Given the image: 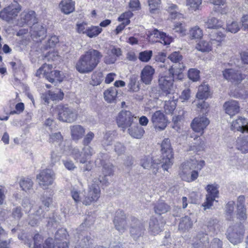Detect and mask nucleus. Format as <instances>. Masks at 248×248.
<instances>
[{
  "instance_id": "nucleus-37",
  "label": "nucleus",
  "mask_w": 248,
  "mask_h": 248,
  "mask_svg": "<svg viewBox=\"0 0 248 248\" xmlns=\"http://www.w3.org/2000/svg\"><path fill=\"white\" fill-rule=\"evenodd\" d=\"M196 48L202 52H208L212 50V45L208 41L202 40L197 44Z\"/></svg>"
},
{
  "instance_id": "nucleus-48",
  "label": "nucleus",
  "mask_w": 248,
  "mask_h": 248,
  "mask_svg": "<svg viewBox=\"0 0 248 248\" xmlns=\"http://www.w3.org/2000/svg\"><path fill=\"white\" fill-rule=\"evenodd\" d=\"M49 98L52 101H61L63 99L64 93L63 91L60 89L58 93H55L51 91H49Z\"/></svg>"
},
{
  "instance_id": "nucleus-1",
  "label": "nucleus",
  "mask_w": 248,
  "mask_h": 248,
  "mask_svg": "<svg viewBox=\"0 0 248 248\" xmlns=\"http://www.w3.org/2000/svg\"><path fill=\"white\" fill-rule=\"evenodd\" d=\"M161 155L159 158L152 155H145L140 160V165L144 169H151L156 174L159 168L167 171L173 164V152L170 140L165 138L161 144Z\"/></svg>"
},
{
  "instance_id": "nucleus-52",
  "label": "nucleus",
  "mask_w": 248,
  "mask_h": 248,
  "mask_svg": "<svg viewBox=\"0 0 248 248\" xmlns=\"http://www.w3.org/2000/svg\"><path fill=\"white\" fill-rule=\"evenodd\" d=\"M101 166L102 167V172L104 175L109 176L113 175V166L111 163H108L101 165Z\"/></svg>"
},
{
  "instance_id": "nucleus-4",
  "label": "nucleus",
  "mask_w": 248,
  "mask_h": 248,
  "mask_svg": "<svg viewBox=\"0 0 248 248\" xmlns=\"http://www.w3.org/2000/svg\"><path fill=\"white\" fill-rule=\"evenodd\" d=\"M203 160H195L181 165L182 173L181 177L184 181L191 182L195 181L199 176V171L205 166Z\"/></svg>"
},
{
  "instance_id": "nucleus-36",
  "label": "nucleus",
  "mask_w": 248,
  "mask_h": 248,
  "mask_svg": "<svg viewBox=\"0 0 248 248\" xmlns=\"http://www.w3.org/2000/svg\"><path fill=\"white\" fill-rule=\"evenodd\" d=\"M115 133V132L114 131H108L105 133L102 141V144L104 147L108 146L112 144V142L114 140Z\"/></svg>"
},
{
  "instance_id": "nucleus-25",
  "label": "nucleus",
  "mask_w": 248,
  "mask_h": 248,
  "mask_svg": "<svg viewBox=\"0 0 248 248\" xmlns=\"http://www.w3.org/2000/svg\"><path fill=\"white\" fill-rule=\"evenodd\" d=\"M128 131L131 137L138 139L141 138L145 133L143 128L140 125L137 121L128 128Z\"/></svg>"
},
{
  "instance_id": "nucleus-16",
  "label": "nucleus",
  "mask_w": 248,
  "mask_h": 248,
  "mask_svg": "<svg viewBox=\"0 0 248 248\" xmlns=\"http://www.w3.org/2000/svg\"><path fill=\"white\" fill-rule=\"evenodd\" d=\"M94 153V150H84V148H82V151H80L78 149L75 148L72 152L73 158L77 162L81 164L86 163L87 161L90 159Z\"/></svg>"
},
{
  "instance_id": "nucleus-18",
  "label": "nucleus",
  "mask_w": 248,
  "mask_h": 248,
  "mask_svg": "<svg viewBox=\"0 0 248 248\" xmlns=\"http://www.w3.org/2000/svg\"><path fill=\"white\" fill-rule=\"evenodd\" d=\"M20 20L23 25H26L31 28L38 22L36 13L32 10L22 12Z\"/></svg>"
},
{
  "instance_id": "nucleus-43",
  "label": "nucleus",
  "mask_w": 248,
  "mask_h": 248,
  "mask_svg": "<svg viewBox=\"0 0 248 248\" xmlns=\"http://www.w3.org/2000/svg\"><path fill=\"white\" fill-rule=\"evenodd\" d=\"M110 157V156L108 154L100 153L98 155V157L95 161V163L96 164L98 163V164L101 166L108 163H110L109 162Z\"/></svg>"
},
{
  "instance_id": "nucleus-6",
  "label": "nucleus",
  "mask_w": 248,
  "mask_h": 248,
  "mask_svg": "<svg viewBox=\"0 0 248 248\" xmlns=\"http://www.w3.org/2000/svg\"><path fill=\"white\" fill-rule=\"evenodd\" d=\"M55 112L57 114V119L62 122L72 123L77 118V112L67 104L57 105L55 108Z\"/></svg>"
},
{
  "instance_id": "nucleus-38",
  "label": "nucleus",
  "mask_w": 248,
  "mask_h": 248,
  "mask_svg": "<svg viewBox=\"0 0 248 248\" xmlns=\"http://www.w3.org/2000/svg\"><path fill=\"white\" fill-rule=\"evenodd\" d=\"M219 186L216 184H208L205 189L207 192L206 195L213 197L215 198H218L219 194L218 190Z\"/></svg>"
},
{
  "instance_id": "nucleus-59",
  "label": "nucleus",
  "mask_w": 248,
  "mask_h": 248,
  "mask_svg": "<svg viewBox=\"0 0 248 248\" xmlns=\"http://www.w3.org/2000/svg\"><path fill=\"white\" fill-rule=\"evenodd\" d=\"M33 241V248H42L41 243L43 240L42 236L38 233L34 234L32 237Z\"/></svg>"
},
{
  "instance_id": "nucleus-20",
  "label": "nucleus",
  "mask_w": 248,
  "mask_h": 248,
  "mask_svg": "<svg viewBox=\"0 0 248 248\" xmlns=\"http://www.w3.org/2000/svg\"><path fill=\"white\" fill-rule=\"evenodd\" d=\"M155 73L154 68L150 65H146L141 70L140 78L141 81L146 85L151 84Z\"/></svg>"
},
{
  "instance_id": "nucleus-60",
  "label": "nucleus",
  "mask_w": 248,
  "mask_h": 248,
  "mask_svg": "<svg viewBox=\"0 0 248 248\" xmlns=\"http://www.w3.org/2000/svg\"><path fill=\"white\" fill-rule=\"evenodd\" d=\"M210 35L212 41H216L219 43L221 42L225 37L223 33L220 31L212 32Z\"/></svg>"
},
{
  "instance_id": "nucleus-56",
  "label": "nucleus",
  "mask_w": 248,
  "mask_h": 248,
  "mask_svg": "<svg viewBox=\"0 0 248 248\" xmlns=\"http://www.w3.org/2000/svg\"><path fill=\"white\" fill-rule=\"evenodd\" d=\"M216 198L206 195L204 202L202 204L204 210L210 209L213 204Z\"/></svg>"
},
{
  "instance_id": "nucleus-41",
  "label": "nucleus",
  "mask_w": 248,
  "mask_h": 248,
  "mask_svg": "<svg viewBox=\"0 0 248 248\" xmlns=\"http://www.w3.org/2000/svg\"><path fill=\"white\" fill-rule=\"evenodd\" d=\"M153 51L151 50H146L141 51L139 54V59L143 62H148L152 58Z\"/></svg>"
},
{
  "instance_id": "nucleus-8",
  "label": "nucleus",
  "mask_w": 248,
  "mask_h": 248,
  "mask_svg": "<svg viewBox=\"0 0 248 248\" xmlns=\"http://www.w3.org/2000/svg\"><path fill=\"white\" fill-rule=\"evenodd\" d=\"M116 121L118 127L124 131L134 124L137 118L130 111L122 110L118 113Z\"/></svg>"
},
{
  "instance_id": "nucleus-49",
  "label": "nucleus",
  "mask_w": 248,
  "mask_h": 248,
  "mask_svg": "<svg viewBox=\"0 0 248 248\" xmlns=\"http://www.w3.org/2000/svg\"><path fill=\"white\" fill-rule=\"evenodd\" d=\"M63 140V137L60 132L51 133L49 134L48 141L50 143H59Z\"/></svg>"
},
{
  "instance_id": "nucleus-46",
  "label": "nucleus",
  "mask_w": 248,
  "mask_h": 248,
  "mask_svg": "<svg viewBox=\"0 0 248 248\" xmlns=\"http://www.w3.org/2000/svg\"><path fill=\"white\" fill-rule=\"evenodd\" d=\"M186 5L188 6V9L192 11H196L200 8L202 4V0H186Z\"/></svg>"
},
{
  "instance_id": "nucleus-21",
  "label": "nucleus",
  "mask_w": 248,
  "mask_h": 248,
  "mask_svg": "<svg viewBox=\"0 0 248 248\" xmlns=\"http://www.w3.org/2000/svg\"><path fill=\"white\" fill-rule=\"evenodd\" d=\"M44 78L51 83H56V80L59 83L63 80V77L59 70H50V71L44 72Z\"/></svg>"
},
{
  "instance_id": "nucleus-31",
  "label": "nucleus",
  "mask_w": 248,
  "mask_h": 248,
  "mask_svg": "<svg viewBox=\"0 0 248 248\" xmlns=\"http://www.w3.org/2000/svg\"><path fill=\"white\" fill-rule=\"evenodd\" d=\"M211 95L210 87L208 84H201L198 88L196 97L199 99H207Z\"/></svg>"
},
{
  "instance_id": "nucleus-34",
  "label": "nucleus",
  "mask_w": 248,
  "mask_h": 248,
  "mask_svg": "<svg viewBox=\"0 0 248 248\" xmlns=\"http://www.w3.org/2000/svg\"><path fill=\"white\" fill-rule=\"evenodd\" d=\"M103 30L98 26H91L86 28L85 31V34L90 38H94L100 34Z\"/></svg>"
},
{
  "instance_id": "nucleus-13",
  "label": "nucleus",
  "mask_w": 248,
  "mask_h": 248,
  "mask_svg": "<svg viewBox=\"0 0 248 248\" xmlns=\"http://www.w3.org/2000/svg\"><path fill=\"white\" fill-rule=\"evenodd\" d=\"M113 222L116 230L121 232H124L126 229L127 223L126 215L124 211L118 210L115 212Z\"/></svg>"
},
{
  "instance_id": "nucleus-61",
  "label": "nucleus",
  "mask_w": 248,
  "mask_h": 248,
  "mask_svg": "<svg viewBox=\"0 0 248 248\" xmlns=\"http://www.w3.org/2000/svg\"><path fill=\"white\" fill-rule=\"evenodd\" d=\"M148 4L150 7V11L151 13H154L155 11L158 9L160 4V0H148Z\"/></svg>"
},
{
  "instance_id": "nucleus-35",
  "label": "nucleus",
  "mask_w": 248,
  "mask_h": 248,
  "mask_svg": "<svg viewBox=\"0 0 248 248\" xmlns=\"http://www.w3.org/2000/svg\"><path fill=\"white\" fill-rule=\"evenodd\" d=\"M193 225V222L189 217L186 216L181 218L179 224V229L183 231H186L191 228Z\"/></svg>"
},
{
  "instance_id": "nucleus-51",
  "label": "nucleus",
  "mask_w": 248,
  "mask_h": 248,
  "mask_svg": "<svg viewBox=\"0 0 248 248\" xmlns=\"http://www.w3.org/2000/svg\"><path fill=\"white\" fill-rule=\"evenodd\" d=\"M138 78L135 75H132L129 78V82L128 85L129 90L132 92H136L139 90L138 85L136 86Z\"/></svg>"
},
{
  "instance_id": "nucleus-24",
  "label": "nucleus",
  "mask_w": 248,
  "mask_h": 248,
  "mask_svg": "<svg viewBox=\"0 0 248 248\" xmlns=\"http://www.w3.org/2000/svg\"><path fill=\"white\" fill-rule=\"evenodd\" d=\"M154 211L156 215L159 217L162 214H164L169 212L170 209V206L163 201H158L157 202L154 204Z\"/></svg>"
},
{
  "instance_id": "nucleus-19",
  "label": "nucleus",
  "mask_w": 248,
  "mask_h": 248,
  "mask_svg": "<svg viewBox=\"0 0 248 248\" xmlns=\"http://www.w3.org/2000/svg\"><path fill=\"white\" fill-rule=\"evenodd\" d=\"M236 216L240 221H244L247 218L245 198L244 196L238 197L236 203Z\"/></svg>"
},
{
  "instance_id": "nucleus-14",
  "label": "nucleus",
  "mask_w": 248,
  "mask_h": 248,
  "mask_svg": "<svg viewBox=\"0 0 248 248\" xmlns=\"http://www.w3.org/2000/svg\"><path fill=\"white\" fill-rule=\"evenodd\" d=\"M146 35L147 39H150L153 35L156 38L160 39L159 42L164 45H169L173 41V38L172 36L155 28L149 31Z\"/></svg>"
},
{
  "instance_id": "nucleus-62",
  "label": "nucleus",
  "mask_w": 248,
  "mask_h": 248,
  "mask_svg": "<svg viewBox=\"0 0 248 248\" xmlns=\"http://www.w3.org/2000/svg\"><path fill=\"white\" fill-rule=\"evenodd\" d=\"M225 208L226 218L227 220H231L232 219V202H229Z\"/></svg>"
},
{
  "instance_id": "nucleus-28",
  "label": "nucleus",
  "mask_w": 248,
  "mask_h": 248,
  "mask_svg": "<svg viewBox=\"0 0 248 248\" xmlns=\"http://www.w3.org/2000/svg\"><path fill=\"white\" fill-rule=\"evenodd\" d=\"M36 215L40 216V217L47 219V226L48 227H52L57 225L58 223L57 216L55 213H52L48 217H46V213L42 210L41 207H39V209L36 211Z\"/></svg>"
},
{
  "instance_id": "nucleus-23",
  "label": "nucleus",
  "mask_w": 248,
  "mask_h": 248,
  "mask_svg": "<svg viewBox=\"0 0 248 248\" xmlns=\"http://www.w3.org/2000/svg\"><path fill=\"white\" fill-rule=\"evenodd\" d=\"M32 35L40 40H43L46 34V26L41 25L37 22L31 27Z\"/></svg>"
},
{
  "instance_id": "nucleus-2",
  "label": "nucleus",
  "mask_w": 248,
  "mask_h": 248,
  "mask_svg": "<svg viewBox=\"0 0 248 248\" xmlns=\"http://www.w3.org/2000/svg\"><path fill=\"white\" fill-rule=\"evenodd\" d=\"M103 55L97 49L91 48L80 56L76 64V69L80 74L92 72L100 62Z\"/></svg>"
},
{
  "instance_id": "nucleus-44",
  "label": "nucleus",
  "mask_w": 248,
  "mask_h": 248,
  "mask_svg": "<svg viewBox=\"0 0 248 248\" xmlns=\"http://www.w3.org/2000/svg\"><path fill=\"white\" fill-rule=\"evenodd\" d=\"M68 232L65 229L61 228L57 230L55 234V239L62 241L65 239H67L68 236Z\"/></svg>"
},
{
  "instance_id": "nucleus-32",
  "label": "nucleus",
  "mask_w": 248,
  "mask_h": 248,
  "mask_svg": "<svg viewBox=\"0 0 248 248\" xmlns=\"http://www.w3.org/2000/svg\"><path fill=\"white\" fill-rule=\"evenodd\" d=\"M194 138L195 142H193V145L190 146L191 150H195L197 152L203 151L205 149V144L203 140H202L199 135L191 136Z\"/></svg>"
},
{
  "instance_id": "nucleus-29",
  "label": "nucleus",
  "mask_w": 248,
  "mask_h": 248,
  "mask_svg": "<svg viewBox=\"0 0 248 248\" xmlns=\"http://www.w3.org/2000/svg\"><path fill=\"white\" fill-rule=\"evenodd\" d=\"M244 232V227L240 222L238 225H235L233 228V245L242 242Z\"/></svg>"
},
{
  "instance_id": "nucleus-12",
  "label": "nucleus",
  "mask_w": 248,
  "mask_h": 248,
  "mask_svg": "<svg viewBox=\"0 0 248 248\" xmlns=\"http://www.w3.org/2000/svg\"><path fill=\"white\" fill-rule=\"evenodd\" d=\"M165 221L162 217H157L152 216L149 221V232L154 235L158 234L163 231Z\"/></svg>"
},
{
  "instance_id": "nucleus-53",
  "label": "nucleus",
  "mask_w": 248,
  "mask_h": 248,
  "mask_svg": "<svg viewBox=\"0 0 248 248\" xmlns=\"http://www.w3.org/2000/svg\"><path fill=\"white\" fill-rule=\"evenodd\" d=\"M223 108L226 114H228L230 118L232 117V99L226 101L223 105Z\"/></svg>"
},
{
  "instance_id": "nucleus-17",
  "label": "nucleus",
  "mask_w": 248,
  "mask_h": 248,
  "mask_svg": "<svg viewBox=\"0 0 248 248\" xmlns=\"http://www.w3.org/2000/svg\"><path fill=\"white\" fill-rule=\"evenodd\" d=\"M131 220L130 232L133 239L137 240L142 235L145 229L142 223L138 218L131 217Z\"/></svg>"
},
{
  "instance_id": "nucleus-47",
  "label": "nucleus",
  "mask_w": 248,
  "mask_h": 248,
  "mask_svg": "<svg viewBox=\"0 0 248 248\" xmlns=\"http://www.w3.org/2000/svg\"><path fill=\"white\" fill-rule=\"evenodd\" d=\"M176 107L175 100L166 101L164 105V109L167 114H172Z\"/></svg>"
},
{
  "instance_id": "nucleus-15",
  "label": "nucleus",
  "mask_w": 248,
  "mask_h": 248,
  "mask_svg": "<svg viewBox=\"0 0 248 248\" xmlns=\"http://www.w3.org/2000/svg\"><path fill=\"white\" fill-rule=\"evenodd\" d=\"M210 124L209 120L205 116L195 117L191 123V127L194 131L202 135L204 130Z\"/></svg>"
},
{
  "instance_id": "nucleus-11",
  "label": "nucleus",
  "mask_w": 248,
  "mask_h": 248,
  "mask_svg": "<svg viewBox=\"0 0 248 248\" xmlns=\"http://www.w3.org/2000/svg\"><path fill=\"white\" fill-rule=\"evenodd\" d=\"M54 179V173L51 169L44 170L37 175L40 186L44 189L52 184Z\"/></svg>"
},
{
  "instance_id": "nucleus-58",
  "label": "nucleus",
  "mask_w": 248,
  "mask_h": 248,
  "mask_svg": "<svg viewBox=\"0 0 248 248\" xmlns=\"http://www.w3.org/2000/svg\"><path fill=\"white\" fill-rule=\"evenodd\" d=\"M41 200L42 201V203L43 205L44 206L42 207V206H41L42 208L44 207H45V209L46 210V211H48V209H46L48 208L50 205V204L52 202V198L50 196H47L46 194H44L41 197Z\"/></svg>"
},
{
  "instance_id": "nucleus-57",
  "label": "nucleus",
  "mask_w": 248,
  "mask_h": 248,
  "mask_svg": "<svg viewBox=\"0 0 248 248\" xmlns=\"http://www.w3.org/2000/svg\"><path fill=\"white\" fill-rule=\"evenodd\" d=\"M23 215L21 207L17 206L13 209L12 216L15 220H19Z\"/></svg>"
},
{
  "instance_id": "nucleus-26",
  "label": "nucleus",
  "mask_w": 248,
  "mask_h": 248,
  "mask_svg": "<svg viewBox=\"0 0 248 248\" xmlns=\"http://www.w3.org/2000/svg\"><path fill=\"white\" fill-rule=\"evenodd\" d=\"M233 129L242 133H248V121L244 117H240L233 121Z\"/></svg>"
},
{
  "instance_id": "nucleus-50",
  "label": "nucleus",
  "mask_w": 248,
  "mask_h": 248,
  "mask_svg": "<svg viewBox=\"0 0 248 248\" xmlns=\"http://www.w3.org/2000/svg\"><path fill=\"white\" fill-rule=\"evenodd\" d=\"M59 40L58 37L56 35H52L47 40V42L45 45V49H48L49 48H53L59 42Z\"/></svg>"
},
{
  "instance_id": "nucleus-5",
  "label": "nucleus",
  "mask_w": 248,
  "mask_h": 248,
  "mask_svg": "<svg viewBox=\"0 0 248 248\" xmlns=\"http://www.w3.org/2000/svg\"><path fill=\"white\" fill-rule=\"evenodd\" d=\"M100 176L98 179H94L93 183L89 186L88 195L83 201V204L85 205H90L93 202L96 201L100 196V187L99 185L108 186L109 182L107 177Z\"/></svg>"
},
{
  "instance_id": "nucleus-40",
  "label": "nucleus",
  "mask_w": 248,
  "mask_h": 248,
  "mask_svg": "<svg viewBox=\"0 0 248 248\" xmlns=\"http://www.w3.org/2000/svg\"><path fill=\"white\" fill-rule=\"evenodd\" d=\"M189 35L191 39H201L203 36L202 31L199 27L196 26L189 30Z\"/></svg>"
},
{
  "instance_id": "nucleus-27",
  "label": "nucleus",
  "mask_w": 248,
  "mask_h": 248,
  "mask_svg": "<svg viewBox=\"0 0 248 248\" xmlns=\"http://www.w3.org/2000/svg\"><path fill=\"white\" fill-rule=\"evenodd\" d=\"M71 134L74 140H78L84 136L85 128L80 125H75L70 126Z\"/></svg>"
},
{
  "instance_id": "nucleus-7",
  "label": "nucleus",
  "mask_w": 248,
  "mask_h": 248,
  "mask_svg": "<svg viewBox=\"0 0 248 248\" xmlns=\"http://www.w3.org/2000/svg\"><path fill=\"white\" fill-rule=\"evenodd\" d=\"M206 226L208 232L205 231V232H200L197 235V238L200 242L205 246H206V244H209L208 235L217 234L219 231L220 225L217 219L210 218L207 222Z\"/></svg>"
},
{
  "instance_id": "nucleus-45",
  "label": "nucleus",
  "mask_w": 248,
  "mask_h": 248,
  "mask_svg": "<svg viewBox=\"0 0 248 248\" xmlns=\"http://www.w3.org/2000/svg\"><path fill=\"white\" fill-rule=\"evenodd\" d=\"M33 182L31 179H23L20 182V186L22 190L27 192L29 191L32 187Z\"/></svg>"
},
{
  "instance_id": "nucleus-39",
  "label": "nucleus",
  "mask_w": 248,
  "mask_h": 248,
  "mask_svg": "<svg viewBox=\"0 0 248 248\" xmlns=\"http://www.w3.org/2000/svg\"><path fill=\"white\" fill-rule=\"evenodd\" d=\"M94 137V134L91 131L88 132L84 137L82 142V144L83 145V148H84V150H94L90 146V144L93 139Z\"/></svg>"
},
{
  "instance_id": "nucleus-64",
  "label": "nucleus",
  "mask_w": 248,
  "mask_h": 248,
  "mask_svg": "<svg viewBox=\"0 0 248 248\" xmlns=\"http://www.w3.org/2000/svg\"><path fill=\"white\" fill-rule=\"evenodd\" d=\"M114 149L117 155H120L125 152V147L123 143L117 142L114 145Z\"/></svg>"
},
{
  "instance_id": "nucleus-55",
  "label": "nucleus",
  "mask_w": 248,
  "mask_h": 248,
  "mask_svg": "<svg viewBox=\"0 0 248 248\" xmlns=\"http://www.w3.org/2000/svg\"><path fill=\"white\" fill-rule=\"evenodd\" d=\"M206 26L209 29H217L220 26L218 20L214 17L208 19L206 22Z\"/></svg>"
},
{
  "instance_id": "nucleus-63",
  "label": "nucleus",
  "mask_w": 248,
  "mask_h": 248,
  "mask_svg": "<svg viewBox=\"0 0 248 248\" xmlns=\"http://www.w3.org/2000/svg\"><path fill=\"white\" fill-rule=\"evenodd\" d=\"M111 55L115 57L117 59L122 55V50L120 48L116 46H112L110 49L108 51Z\"/></svg>"
},
{
  "instance_id": "nucleus-10",
  "label": "nucleus",
  "mask_w": 248,
  "mask_h": 248,
  "mask_svg": "<svg viewBox=\"0 0 248 248\" xmlns=\"http://www.w3.org/2000/svg\"><path fill=\"white\" fill-rule=\"evenodd\" d=\"M151 122L155 130L161 131L167 127L168 120L163 112L157 110L152 115Z\"/></svg>"
},
{
  "instance_id": "nucleus-9",
  "label": "nucleus",
  "mask_w": 248,
  "mask_h": 248,
  "mask_svg": "<svg viewBox=\"0 0 248 248\" xmlns=\"http://www.w3.org/2000/svg\"><path fill=\"white\" fill-rule=\"evenodd\" d=\"M21 11V6L18 3H12L0 12V18L7 22L15 19Z\"/></svg>"
},
{
  "instance_id": "nucleus-30",
  "label": "nucleus",
  "mask_w": 248,
  "mask_h": 248,
  "mask_svg": "<svg viewBox=\"0 0 248 248\" xmlns=\"http://www.w3.org/2000/svg\"><path fill=\"white\" fill-rule=\"evenodd\" d=\"M103 94L105 100L108 103H111L116 100L118 90L115 87H111L105 90Z\"/></svg>"
},
{
  "instance_id": "nucleus-42",
  "label": "nucleus",
  "mask_w": 248,
  "mask_h": 248,
  "mask_svg": "<svg viewBox=\"0 0 248 248\" xmlns=\"http://www.w3.org/2000/svg\"><path fill=\"white\" fill-rule=\"evenodd\" d=\"M200 71L196 68H190L187 72L189 79L193 82L198 81L200 79Z\"/></svg>"
},
{
  "instance_id": "nucleus-22",
  "label": "nucleus",
  "mask_w": 248,
  "mask_h": 248,
  "mask_svg": "<svg viewBox=\"0 0 248 248\" xmlns=\"http://www.w3.org/2000/svg\"><path fill=\"white\" fill-rule=\"evenodd\" d=\"M62 13L69 15L75 10V2L72 0H62L59 3Z\"/></svg>"
},
{
  "instance_id": "nucleus-33",
  "label": "nucleus",
  "mask_w": 248,
  "mask_h": 248,
  "mask_svg": "<svg viewBox=\"0 0 248 248\" xmlns=\"http://www.w3.org/2000/svg\"><path fill=\"white\" fill-rule=\"evenodd\" d=\"M183 58V56L181 54L179 51H174L170 53L168 57L171 62L174 63L172 66L178 65V64L183 65V68L182 69V73H183L184 70L185 68L184 64L182 62H180L182 60Z\"/></svg>"
},
{
  "instance_id": "nucleus-54",
  "label": "nucleus",
  "mask_w": 248,
  "mask_h": 248,
  "mask_svg": "<svg viewBox=\"0 0 248 248\" xmlns=\"http://www.w3.org/2000/svg\"><path fill=\"white\" fill-rule=\"evenodd\" d=\"M25 109V105L23 102H19L16 104L15 109L9 112V115L20 114Z\"/></svg>"
},
{
  "instance_id": "nucleus-3",
  "label": "nucleus",
  "mask_w": 248,
  "mask_h": 248,
  "mask_svg": "<svg viewBox=\"0 0 248 248\" xmlns=\"http://www.w3.org/2000/svg\"><path fill=\"white\" fill-rule=\"evenodd\" d=\"M183 65L171 66L169 68L170 75L160 76L158 79V86L163 95H167L171 93L174 80H182L184 74L182 73Z\"/></svg>"
}]
</instances>
